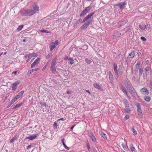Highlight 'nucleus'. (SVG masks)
<instances>
[{"label": "nucleus", "mask_w": 152, "mask_h": 152, "mask_svg": "<svg viewBox=\"0 0 152 152\" xmlns=\"http://www.w3.org/2000/svg\"><path fill=\"white\" fill-rule=\"evenodd\" d=\"M34 147V146L32 145H30L28 146L27 147V149H28L30 148H31V147Z\"/></svg>", "instance_id": "obj_47"}, {"label": "nucleus", "mask_w": 152, "mask_h": 152, "mask_svg": "<svg viewBox=\"0 0 152 152\" xmlns=\"http://www.w3.org/2000/svg\"><path fill=\"white\" fill-rule=\"evenodd\" d=\"M87 148L89 151H90V147L89 145L88 144H87Z\"/></svg>", "instance_id": "obj_63"}, {"label": "nucleus", "mask_w": 152, "mask_h": 152, "mask_svg": "<svg viewBox=\"0 0 152 152\" xmlns=\"http://www.w3.org/2000/svg\"><path fill=\"white\" fill-rule=\"evenodd\" d=\"M124 102L126 108L128 109L129 107V106L127 100L126 99H124Z\"/></svg>", "instance_id": "obj_18"}, {"label": "nucleus", "mask_w": 152, "mask_h": 152, "mask_svg": "<svg viewBox=\"0 0 152 152\" xmlns=\"http://www.w3.org/2000/svg\"><path fill=\"white\" fill-rule=\"evenodd\" d=\"M132 131L133 132V134L134 135H136L137 134V132L135 129H134V127H133L132 128Z\"/></svg>", "instance_id": "obj_29"}, {"label": "nucleus", "mask_w": 152, "mask_h": 152, "mask_svg": "<svg viewBox=\"0 0 152 152\" xmlns=\"http://www.w3.org/2000/svg\"><path fill=\"white\" fill-rule=\"evenodd\" d=\"M24 57L25 58H28L26 61L27 62H28L32 58V56L31 55H26L24 56Z\"/></svg>", "instance_id": "obj_19"}, {"label": "nucleus", "mask_w": 152, "mask_h": 152, "mask_svg": "<svg viewBox=\"0 0 152 152\" xmlns=\"http://www.w3.org/2000/svg\"><path fill=\"white\" fill-rule=\"evenodd\" d=\"M139 27L142 30H144L146 28V25H139Z\"/></svg>", "instance_id": "obj_27"}, {"label": "nucleus", "mask_w": 152, "mask_h": 152, "mask_svg": "<svg viewBox=\"0 0 152 152\" xmlns=\"http://www.w3.org/2000/svg\"><path fill=\"white\" fill-rule=\"evenodd\" d=\"M142 94L145 95H147L149 94V91L145 87L142 88L140 90Z\"/></svg>", "instance_id": "obj_6"}, {"label": "nucleus", "mask_w": 152, "mask_h": 152, "mask_svg": "<svg viewBox=\"0 0 152 152\" xmlns=\"http://www.w3.org/2000/svg\"><path fill=\"white\" fill-rule=\"evenodd\" d=\"M92 19L89 20L88 21L83 25L80 27L81 29L87 28L88 26L92 22Z\"/></svg>", "instance_id": "obj_3"}, {"label": "nucleus", "mask_w": 152, "mask_h": 152, "mask_svg": "<svg viewBox=\"0 0 152 152\" xmlns=\"http://www.w3.org/2000/svg\"><path fill=\"white\" fill-rule=\"evenodd\" d=\"M88 135L89 137L91 138L93 142H95L96 141V137L92 132H89L88 133Z\"/></svg>", "instance_id": "obj_8"}, {"label": "nucleus", "mask_w": 152, "mask_h": 152, "mask_svg": "<svg viewBox=\"0 0 152 152\" xmlns=\"http://www.w3.org/2000/svg\"><path fill=\"white\" fill-rule=\"evenodd\" d=\"M24 92V91H22L20 92H19L18 94L16 96L18 99H19L20 97L22 96Z\"/></svg>", "instance_id": "obj_20"}, {"label": "nucleus", "mask_w": 152, "mask_h": 152, "mask_svg": "<svg viewBox=\"0 0 152 152\" xmlns=\"http://www.w3.org/2000/svg\"><path fill=\"white\" fill-rule=\"evenodd\" d=\"M69 63L71 64H72L74 63V59H73L72 58H69Z\"/></svg>", "instance_id": "obj_32"}, {"label": "nucleus", "mask_w": 152, "mask_h": 152, "mask_svg": "<svg viewBox=\"0 0 152 152\" xmlns=\"http://www.w3.org/2000/svg\"><path fill=\"white\" fill-rule=\"evenodd\" d=\"M140 66H135V73H137L138 70L140 68Z\"/></svg>", "instance_id": "obj_36"}, {"label": "nucleus", "mask_w": 152, "mask_h": 152, "mask_svg": "<svg viewBox=\"0 0 152 152\" xmlns=\"http://www.w3.org/2000/svg\"><path fill=\"white\" fill-rule=\"evenodd\" d=\"M129 147L132 152H137L136 150L135 149L132 144H130Z\"/></svg>", "instance_id": "obj_17"}, {"label": "nucleus", "mask_w": 152, "mask_h": 152, "mask_svg": "<svg viewBox=\"0 0 152 152\" xmlns=\"http://www.w3.org/2000/svg\"><path fill=\"white\" fill-rule=\"evenodd\" d=\"M101 135L103 138L105 139V138H106V135L105 134L103 133H101Z\"/></svg>", "instance_id": "obj_42"}, {"label": "nucleus", "mask_w": 152, "mask_h": 152, "mask_svg": "<svg viewBox=\"0 0 152 152\" xmlns=\"http://www.w3.org/2000/svg\"><path fill=\"white\" fill-rule=\"evenodd\" d=\"M23 27V25L19 26L17 29V31H20L21 30H22Z\"/></svg>", "instance_id": "obj_31"}, {"label": "nucleus", "mask_w": 152, "mask_h": 152, "mask_svg": "<svg viewBox=\"0 0 152 152\" xmlns=\"http://www.w3.org/2000/svg\"><path fill=\"white\" fill-rule=\"evenodd\" d=\"M64 146V147L67 150H69V147H67L66 146V144L64 145H63Z\"/></svg>", "instance_id": "obj_50"}, {"label": "nucleus", "mask_w": 152, "mask_h": 152, "mask_svg": "<svg viewBox=\"0 0 152 152\" xmlns=\"http://www.w3.org/2000/svg\"><path fill=\"white\" fill-rule=\"evenodd\" d=\"M144 99L146 101L149 102L151 100V97L149 96H144Z\"/></svg>", "instance_id": "obj_21"}, {"label": "nucleus", "mask_w": 152, "mask_h": 152, "mask_svg": "<svg viewBox=\"0 0 152 152\" xmlns=\"http://www.w3.org/2000/svg\"><path fill=\"white\" fill-rule=\"evenodd\" d=\"M143 72V70L142 68H140L139 69V75L140 76H142Z\"/></svg>", "instance_id": "obj_34"}, {"label": "nucleus", "mask_w": 152, "mask_h": 152, "mask_svg": "<svg viewBox=\"0 0 152 152\" xmlns=\"http://www.w3.org/2000/svg\"><path fill=\"white\" fill-rule=\"evenodd\" d=\"M92 61L91 59H90L87 58H86L85 60L86 62L88 64H90L92 62Z\"/></svg>", "instance_id": "obj_25"}, {"label": "nucleus", "mask_w": 152, "mask_h": 152, "mask_svg": "<svg viewBox=\"0 0 152 152\" xmlns=\"http://www.w3.org/2000/svg\"><path fill=\"white\" fill-rule=\"evenodd\" d=\"M57 59V56H56L55 58L52 60L51 64H56Z\"/></svg>", "instance_id": "obj_30"}, {"label": "nucleus", "mask_w": 152, "mask_h": 152, "mask_svg": "<svg viewBox=\"0 0 152 152\" xmlns=\"http://www.w3.org/2000/svg\"><path fill=\"white\" fill-rule=\"evenodd\" d=\"M137 109V112L139 116L141 118H142V114L141 112V106L139 103L137 104L136 105Z\"/></svg>", "instance_id": "obj_4"}, {"label": "nucleus", "mask_w": 152, "mask_h": 152, "mask_svg": "<svg viewBox=\"0 0 152 152\" xmlns=\"http://www.w3.org/2000/svg\"><path fill=\"white\" fill-rule=\"evenodd\" d=\"M14 102L11 100L10 102H9V105H10V106L11 105H12Z\"/></svg>", "instance_id": "obj_55"}, {"label": "nucleus", "mask_w": 152, "mask_h": 152, "mask_svg": "<svg viewBox=\"0 0 152 152\" xmlns=\"http://www.w3.org/2000/svg\"><path fill=\"white\" fill-rule=\"evenodd\" d=\"M140 61H138L135 65V66H140Z\"/></svg>", "instance_id": "obj_45"}, {"label": "nucleus", "mask_w": 152, "mask_h": 152, "mask_svg": "<svg viewBox=\"0 0 152 152\" xmlns=\"http://www.w3.org/2000/svg\"><path fill=\"white\" fill-rule=\"evenodd\" d=\"M39 7L38 5L34 4L32 5L31 9L23 10L21 11V14L25 16H31L38 12Z\"/></svg>", "instance_id": "obj_1"}, {"label": "nucleus", "mask_w": 152, "mask_h": 152, "mask_svg": "<svg viewBox=\"0 0 152 152\" xmlns=\"http://www.w3.org/2000/svg\"><path fill=\"white\" fill-rule=\"evenodd\" d=\"M122 146L124 149L125 151H126L128 149V147L126 145H124V144H122Z\"/></svg>", "instance_id": "obj_35"}, {"label": "nucleus", "mask_w": 152, "mask_h": 152, "mask_svg": "<svg viewBox=\"0 0 152 152\" xmlns=\"http://www.w3.org/2000/svg\"><path fill=\"white\" fill-rule=\"evenodd\" d=\"M37 137V135L36 134H34L31 135L30 136H29L27 137L26 138L30 140H33L35 139Z\"/></svg>", "instance_id": "obj_12"}, {"label": "nucleus", "mask_w": 152, "mask_h": 152, "mask_svg": "<svg viewBox=\"0 0 152 152\" xmlns=\"http://www.w3.org/2000/svg\"><path fill=\"white\" fill-rule=\"evenodd\" d=\"M92 149L93 152H97V150L94 147H92Z\"/></svg>", "instance_id": "obj_57"}, {"label": "nucleus", "mask_w": 152, "mask_h": 152, "mask_svg": "<svg viewBox=\"0 0 152 152\" xmlns=\"http://www.w3.org/2000/svg\"><path fill=\"white\" fill-rule=\"evenodd\" d=\"M52 53H50L47 55L46 56V59H48L50 58V57H52Z\"/></svg>", "instance_id": "obj_38"}, {"label": "nucleus", "mask_w": 152, "mask_h": 152, "mask_svg": "<svg viewBox=\"0 0 152 152\" xmlns=\"http://www.w3.org/2000/svg\"><path fill=\"white\" fill-rule=\"evenodd\" d=\"M82 20V19H78L77 21V22L79 23Z\"/></svg>", "instance_id": "obj_64"}, {"label": "nucleus", "mask_w": 152, "mask_h": 152, "mask_svg": "<svg viewBox=\"0 0 152 152\" xmlns=\"http://www.w3.org/2000/svg\"><path fill=\"white\" fill-rule=\"evenodd\" d=\"M129 91H131V90H132V88L131 86L129 88H127Z\"/></svg>", "instance_id": "obj_62"}, {"label": "nucleus", "mask_w": 152, "mask_h": 152, "mask_svg": "<svg viewBox=\"0 0 152 152\" xmlns=\"http://www.w3.org/2000/svg\"><path fill=\"white\" fill-rule=\"evenodd\" d=\"M32 69L34 72L35 71H36L38 70L39 69V68H36L33 69Z\"/></svg>", "instance_id": "obj_61"}, {"label": "nucleus", "mask_w": 152, "mask_h": 152, "mask_svg": "<svg viewBox=\"0 0 152 152\" xmlns=\"http://www.w3.org/2000/svg\"><path fill=\"white\" fill-rule=\"evenodd\" d=\"M125 86H126L127 88H129L131 86L130 85H129L128 83H125Z\"/></svg>", "instance_id": "obj_43"}, {"label": "nucleus", "mask_w": 152, "mask_h": 152, "mask_svg": "<svg viewBox=\"0 0 152 152\" xmlns=\"http://www.w3.org/2000/svg\"><path fill=\"white\" fill-rule=\"evenodd\" d=\"M119 87L122 90L123 92L128 97L129 96L128 95V92L127 91L126 89L121 84H120L119 85Z\"/></svg>", "instance_id": "obj_11"}, {"label": "nucleus", "mask_w": 152, "mask_h": 152, "mask_svg": "<svg viewBox=\"0 0 152 152\" xmlns=\"http://www.w3.org/2000/svg\"><path fill=\"white\" fill-rule=\"evenodd\" d=\"M129 118V116L126 115L125 117L124 118V119H126V120H127Z\"/></svg>", "instance_id": "obj_60"}, {"label": "nucleus", "mask_w": 152, "mask_h": 152, "mask_svg": "<svg viewBox=\"0 0 152 152\" xmlns=\"http://www.w3.org/2000/svg\"><path fill=\"white\" fill-rule=\"evenodd\" d=\"M56 64H51L50 69L53 73H55L56 71V69L55 67Z\"/></svg>", "instance_id": "obj_13"}, {"label": "nucleus", "mask_w": 152, "mask_h": 152, "mask_svg": "<svg viewBox=\"0 0 152 152\" xmlns=\"http://www.w3.org/2000/svg\"><path fill=\"white\" fill-rule=\"evenodd\" d=\"M130 29H131L130 28L129 26L128 27L126 31V33H128V32H129Z\"/></svg>", "instance_id": "obj_46"}, {"label": "nucleus", "mask_w": 152, "mask_h": 152, "mask_svg": "<svg viewBox=\"0 0 152 152\" xmlns=\"http://www.w3.org/2000/svg\"><path fill=\"white\" fill-rule=\"evenodd\" d=\"M40 104H41L42 105V106H43V107H46L47 106V104L45 103V102H43V103H41Z\"/></svg>", "instance_id": "obj_41"}, {"label": "nucleus", "mask_w": 152, "mask_h": 152, "mask_svg": "<svg viewBox=\"0 0 152 152\" xmlns=\"http://www.w3.org/2000/svg\"><path fill=\"white\" fill-rule=\"evenodd\" d=\"M94 87L96 88H97L99 90H102V88L97 83H95L94 84Z\"/></svg>", "instance_id": "obj_16"}, {"label": "nucleus", "mask_w": 152, "mask_h": 152, "mask_svg": "<svg viewBox=\"0 0 152 152\" xmlns=\"http://www.w3.org/2000/svg\"><path fill=\"white\" fill-rule=\"evenodd\" d=\"M17 140V137L16 136H15L10 140V142L11 143H13L14 141H16Z\"/></svg>", "instance_id": "obj_26"}, {"label": "nucleus", "mask_w": 152, "mask_h": 152, "mask_svg": "<svg viewBox=\"0 0 152 152\" xmlns=\"http://www.w3.org/2000/svg\"><path fill=\"white\" fill-rule=\"evenodd\" d=\"M18 99L17 97H16V96H15L14 98L12 99V100L13 102L14 103L15 102L17 101V100Z\"/></svg>", "instance_id": "obj_37"}, {"label": "nucleus", "mask_w": 152, "mask_h": 152, "mask_svg": "<svg viewBox=\"0 0 152 152\" xmlns=\"http://www.w3.org/2000/svg\"><path fill=\"white\" fill-rule=\"evenodd\" d=\"M40 59L39 58H37L31 64V67L33 68L34 66L37 65L39 64Z\"/></svg>", "instance_id": "obj_9"}, {"label": "nucleus", "mask_w": 152, "mask_h": 152, "mask_svg": "<svg viewBox=\"0 0 152 152\" xmlns=\"http://www.w3.org/2000/svg\"><path fill=\"white\" fill-rule=\"evenodd\" d=\"M17 107H20L22 105L21 104H18L16 105Z\"/></svg>", "instance_id": "obj_59"}, {"label": "nucleus", "mask_w": 152, "mask_h": 152, "mask_svg": "<svg viewBox=\"0 0 152 152\" xmlns=\"http://www.w3.org/2000/svg\"><path fill=\"white\" fill-rule=\"evenodd\" d=\"M121 35V33L120 32L115 33L113 34L114 37L115 38H117L119 37Z\"/></svg>", "instance_id": "obj_24"}, {"label": "nucleus", "mask_w": 152, "mask_h": 152, "mask_svg": "<svg viewBox=\"0 0 152 152\" xmlns=\"http://www.w3.org/2000/svg\"><path fill=\"white\" fill-rule=\"evenodd\" d=\"M69 58L67 56H66L64 58V60L65 61H66L67 59L69 60Z\"/></svg>", "instance_id": "obj_54"}, {"label": "nucleus", "mask_w": 152, "mask_h": 152, "mask_svg": "<svg viewBox=\"0 0 152 152\" xmlns=\"http://www.w3.org/2000/svg\"><path fill=\"white\" fill-rule=\"evenodd\" d=\"M57 125L56 122H54L53 124V126L56 128Z\"/></svg>", "instance_id": "obj_53"}, {"label": "nucleus", "mask_w": 152, "mask_h": 152, "mask_svg": "<svg viewBox=\"0 0 152 152\" xmlns=\"http://www.w3.org/2000/svg\"><path fill=\"white\" fill-rule=\"evenodd\" d=\"M129 93L132 96H134L135 94L134 93V92L133 91V90H131V91H129Z\"/></svg>", "instance_id": "obj_44"}, {"label": "nucleus", "mask_w": 152, "mask_h": 152, "mask_svg": "<svg viewBox=\"0 0 152 152\" xmlns=\"http://www.w3.org/2000/svg\"><path fill=\"white\" fill-rule=\"evenodd\" d=\"M92 7L91 6H89L87 7L85 9L82 11L81 13L80 14V16H83L89 12L90 10L91 9Z\"/></svg>", "instance_id": "obj_2"}, {"label": "nucleus", "mask_w": 152, "mask_h": 152, "mask_svg": "<svg viewBox=\"0 0 152 152\" xmlns=\"http://www.w3.org/2000/svg\"><path fill=\"white\" fill-rule=\"evenodd\" d=\"M117 67V65L115 64H114V70L116 75H117V77H118V72Z\"/></svg>", "instance_id": "obj_14"}, {"label": "nucleus", "mask_w": 152, "mask_h": 152, "mask_svg": "<svg viewBox=\"0 0 152 152\" xmlns=\"http://www.w3.org/2000/svg\"><path fill=\"white\" fill-rule=\"evenodd\" d=\"M126 1H124L118 3L116 6H118L121 9H123L126 7Z\"/></svg>", "instance_id": "obj_5"}, {"label": "nucleus", "mask_w": 152, "mask_h": 152, "mask_svg": "<svg viewBox=\"0 0 152 152\" xmlns=\"http://www.w3.org/2000/svg\"><path fill=\"white\" fill-rule=\"evenodd\" d=\"M109 75L110 80L111 83H112L113 82V77L110 71H109Z\"/></svg>", "instance_id": "obj_15"}, {"label": "nucleus", "mask_w": 152, "mask_h": 152, "mask_svg": "<svg viewBox=\"0 0 152 152\" xmlns=\"http://www.w3.org/2000/svg\"><path fill=\"white\" fill-rule=\"evenodd\" d=\"M150 69V67H147L145 68V72L146 74V75H148L149 73L148 72L149 71Z\"/></svg>", "instance_id": "obj_23"}, {"label": "nucleus", "mask_w": 152, "mask_h": 152, "mask_svg": "<svg viewBox=\"0 0 152 152\" xmlns=\"http://www.w3.org/2000/svg\"><path fill=\"white\" fill-rule=\"evenodd\" d=\"M72 93V92L71 91H69V90L67 91L66 92V93L69 94H71Z\"/></svg>", "instance_id": "obj_58"}, {"label": "nucleus", "mask_w": 152, "mask_h": 152, "mask_svg": "<svg viewBox=\"0 0 152 152\" xmlns=\"http://www.w3.org/2000/svg\"><path fill=\"white\" fill-rule=\"evenodd\" d=\"M33 72V71L32 70V69H31V70H29L28 72V75L31 74Z\"/></svg>", "instance_id": "obj_49"}, {"label": "nucleus", "mask_w": 152, "mask_h": 152, "mask_svg": "<svg viewBox=\"0 0 152 152\" xmlns=\"http://www.w3.org/2000/svg\"><path fill=\"white\" fill-rule=\"evenodd\" d=\"M140 39L142 41L144 42H145L146 40V38L143 37H141Z\"/></svg>", "instance_id": "obj_40"}, {"label": "nucleus", "mask_w": 152, "mask_h": 152, "mask_svg": "<svg viewBox=\"0 0 152 152\" xmlns=\"http://www.w3.org/2000/svg\"><path fill=\"white\" fill-rule=\"evenodd\" d=\"M30 55H31V56H32L33 57H35L36 56H37V54L35 53H31V54H30Z\"/></svg>", "instance_id": "obj_51"}, {"label": "nucleus", "mask_w": 152, "mask_h": 152, "mask_svg": "<svg viewBox=\"0 0 152 152\" xmlns=\"http://www.w3.org/2000/svg\"><path fill=\"white\" fill-rule=\"evenodd\" d=\"M64 138H63L61 140V142H62V143L63 145H64L65 144L64 142Z\"/></svg>", "instance_id": "obj_52"}, {"label": "nucleus", "mask_w": 152, "mask_h": 152, "mask_svg": "<svg viewBox=\"0 0 152 152\" xmlns=\"http://www.w3.org/2000/svg\"><path fill=\"white\" fill-rule=\"evenodd\" d=\"M20 83V81H18L15 82L12 85V89L14 91H15L17 89V86Z\"/></svg>", "instance_id": "obj_7"}, {"label": "nucleus", "mask_w": 152, "mask_h": 152, "mask_svg": "<svg viewBox=\"0 0 152 152\" xmlns=\"http://www.w3.org/2000/svg\"><path fill=\"white\" fill-rule=\"evenodd\" d=\"M124 111L126 113H129L130 112V110L128 109H124Z\"/></svg>", "instance_id": "obj_48"}, {"label": "nucleus", "mask_w": 152, "mask_h": 152, "mask_svg": "<svg viewBox=\"0 0 152 152\" xmlns=\"http://www.w3.org/2000/svg\"><path fill=\"white\" fill-rule=\"evenodd\" d=\"M39 31L40 32L43 33H50V32L49 31L44 29H42L41 30H39Z\"/></svg>", "instance_id": "obj_33"}, {"label": "nucleus", "mask_w": 152, "mask_h": 152, "mask_svg": "<svg viewBox=\"0 0 152 152\" xmlns=\"http://www.w3.org/2000/svg\"><path fill=\"white\" fill-rule=\"evenodd\" d=\"M58 40H56L55 41V43L54 44V45H58Z\"/></svg>", "instance_id": "obj_56"}, {"label": "nucleus", "mask_w": 152, "mask_h": 152, "mask_svg": "<svg viewBox=\"0 0 152 152\" xmlns=\"http://www.w3.org/2000/svg\"><path fill=\"white\" fill-rule=\"evenodd\" d=\"M128 20H125L122 22L121 23L122 25H124L126 24L128 22Z\"/></svg>", "instance_id": "obj_39"}, {"label": "nucleus", "mask_w": 152, "mask_h": 152, "mask_svg": "<svg viewBox=\"0 0 152 152\" xmlns=\"http://www.w3.org/2000/svg\"><path fill=\"white\" fill-rule=\"evenodd\" d=\"M135 51L134 50L132 51L128 56V57H130V58H133L135 55Z\"/></svg>", "instance_id": "obj_22"}, {"label": "nucleus", "mask_w": 152, "mask_h": 152, "mask_svg": "<svg viewBox=\"0 0 152 152\" xmlns=\"http://www.w3.org/2000/svg\"><path fill=\"white\" fill-rule=\"evenodd\" d=\"M56 46L54 44L52 43L50 45V50H52L54 48H56Z\"/></svg>", "instance_id": "obj_28"}, {"label": "nucleus", "mask_w": 152, "mask_h": 152, "mask_svg": "<svg viewBox=\"0 0 152 152\" xmlns=\"http://www.w3.org/2000/svg\"><path fill=\"white\" fill-rule=\"evenodd\" d=\"M95 14V12H93L86 16L82 21V23L85 22L86 20L90 18L92 15Z\"/></svg>", "instance_id": "obj_10"}]
</instances>
